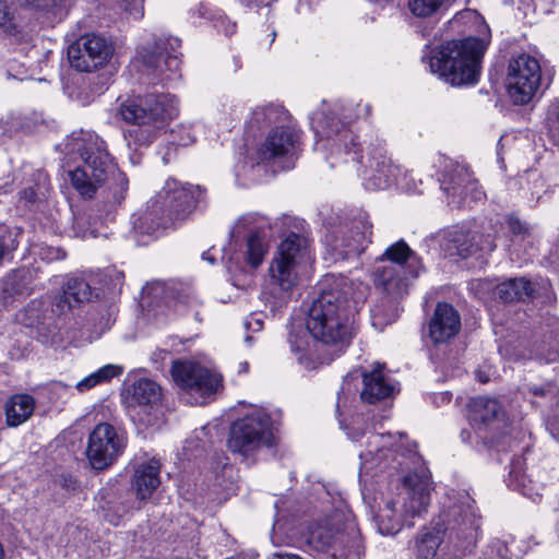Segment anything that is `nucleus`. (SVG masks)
<instances>
[{
    "mask_svg": "<svg viewBox=\"0 0 559 559\" xmlns=\"http://www.w3.org/2000/svg\"><path fill=\"white\" fill-rule=\"evenodd\" d=\"M542 80L539 61L528 55L513 57L508 64L507 91L515 105H525L535 95Z\"/></svg>",
    "mask_w": 559,
    "mask_h": 559,
    "instance_id": "13",
    "label": "nucleus"
},
{
    "mask_svg": "<svg viewBox=\"0 0 559 559\" xmlns=\"http://www.w3.org/2000/svg\"><path fill=\"white\" fill-rule=\"evenodd\" d=\"M203 191L199 186L183 185L168 179L153 197L141 217L140 230L154 235L177 222L186 219L201 201Z\"/></svg>",
    "mask_w": 559,
    "mask_h": 559,
    "instance_id": "7",
    "label": "nucleus"
},
{
    "mask_svg": "<svg viewBox=\"0 0 559 559\" xmlns=\"http://www.w3.org/2000/svg\"><path fill=\"white\" fill-rule=\"evenodd\" d=\"M361 468L405 471L409 464L418 462L416 444L407 440L404 433H373L368 439L367 449L359 454Z\"/></svg>",
    "mask_w": 559,
    "mask_h": 559,
    "instance_id": "11",
    "label": "nucleus"
},
{
    "mask_svg": "<svg viewBox=\"0 0 559 559\" xmlns=\"http://www.w3.org/2000/svg\"><path fill=\"white\" fill-rule=\"evenodd\" d=\"M534 287L525 278L509 280L496 287V295L506 302L525 300L532 297Z\"/></svg>",
    "mask_w": 559,
    "mask_h": 559,
    "instance_id": "30",
    "label": "nucleus"
},
{
    "mask_svg": "<svg viewBox=\"0 0 559 559\" xmlns=\"http://www.w3.org/2000/svg\"><path fill=\"white\" fill-rule=\"evenodd\" d=\"M508 226H509V229L514 235H524V236L531 235L530 227L525 223L520 221L518 217H515V216H510L509 217Z\"/></svg>",
    "mask_w": 559,
    "mask_h": 559,
    "instance_id": "42",
    "label": "nucleus"
},
{
    "mask_svg": "<svg viewBox=\"0 0 559 559\" xmlns=\"http://www.w3.org/2000/svg\"><path fill=\"white\" fill-rule=\"evenodd\" d=\"M399 384L383 371V366L376 364L372 370L362 372V402L373 404L394 396Z\"/></svg>",
    "mask_w": 559,
    "mask_h": 559,
    "instance_id": "23",
    "label": "nucleus"
},
{
    "mask_svg": "<svg viewBox=\"0 0 559 559\" xmlns=\"http://www.w3.org/2000/svg\"><path fill=\"white\" fill-rule=\"evenodd\" d=\"M499 559H507V558H504V557L500 556V558H499Z\"/></svg>",
    "mask_w": 559,
    "mask_h": 559,
    "instance_id": "56",
    "label": "nucleus"
},
{
    "mask_svg": "<svg viewBox=\"0 0 559 559\" xmlns=\"http://www.w3.org/2000/svg\"><path fill=\"white\" fill-rule=\"evenodd\" d=\"M479 519L474 501L468 497L449 508L441 523L420 530L411 542L413 552L420 559H432L441 544L454 557L471 552L476 545Z\"/></svg>",
    "mask_w": 559,
    "mask_h": 559,
    "instance_id": "4",
    "label": "nucleus"
},
{
    "mask_svg": "<svg viewBox=\"0 0 559 559\" xmlns=\"http://www.w3.org/2000/svg\"><path fill=\"white\" fill-rule=\"evenodd\" d=\"M92 297V288L82 278H70L63 287L62 294L57 301L60 312L71 309L74 305L88 301Z\"/></svg>",
    "mask_w": 559,
    "mask_h": 559,
    "instance_id": "28",
    "label": "nucleus"
},
{
    "mask_svg": "<svg viewBox=\"0 0 559 559\" xmlns=\"http://www.w3.org/2000/svg\"><path fill=\"white\" fill-rule=\"evenodd\" d=\"M171 376L178 386L195 396V403H204L205 397L216 392L221 377L191 361H175Z\"/></svg>",
    "mask_w": 559,
    "mask_h": 559,
    "instance_id": "17",
    "label": "nucleus"
},
{
    "mask_svg": "<svg viewBox=\"0 0 559 559\" xmlns=\"http://www.w3.org/2000/svg\"><path fill=\"white\" fill-rule=\"evenodd\" d=\"M3 556H4L3 548H2V545L0 544V559H3Z\"/></svg>",
    "mask_w": 559,
    "mask_h": 559,
    "instance_id": "52",
    "label": "nucleus"
},
{
    "mask_svg": "<svg viewBox=\"0 0 559 559\" xmlns=\"http://www.w3.org/2000/svg\"><path fill=\"white\" fill-rule=\"evenodd\" d=\"M488 44L476 37L447 41L429 58L430 71L453 86L475 84Z\"/></svg>",
    "mask_w": 559,
    "mask_h": 559,
    "instance_id": "6",
    "label": "nucleus"
},
{
    "mask_svg": "<svg viewBox=\"0 0 559 559\" xmlns=\"http://www.w3.org/2000/svg\"><path fill=\"white\" fill-rule=\"evenodd\" d=\"M461 329L459 312L447 302L437 305L429 322V336L435 344L445 343L454 337Z\"/></svg>",
    "mask_w": 559,
    "mask_h": 559,
    "instance_id": "24",
    "label": "nucleus"
},
{
    "mask_svg": "<svg viewBox=\"0 0 559 559\" xmlns=\"http://www.w3.org/2000/svg\"><path fill=\"white\" fill-rule=\"evenodd\" d=\"M162 400V389L153 380L141 378L131 383L126 391V401L136 415H147V418H140L144 424L151 425V412L154 411Z\"/></svg>",
    "mask_w": 559,
    "mask_h": 559,
    "instance_id": "20",
    "label": "nucleus"
},
{
    "mask_svg": "<svg viewBox=\"0 0 559 559\" xmlns=\"http://www.w3.org/2000/svg\"><path fill=\"white\" fill-rule=\"evenodd\" d=\"M471 418L474 421L488 423L501 412V405L495 399L478 396L471 401Z\"/></svg>",
    "mask_w": 559,
    "mask_h": 559,
    "instance_id": "32",
    "label": "nucleus"
},
{
    "mask_svg": "<svg viewBox=\"0 0 559 559\" xmlns=\"http://www.w3.org/2000/svg\"><path fill=\"white\" fill-rule=\"evenodd\" d=\"M177 104L171 95L150 94L138 103L127 100L120 107V115L133 124L129 135L140 145L151 144L166 120L177 116Z\"/></svg>",
    "mask_w": 559,
    "mask_h": 559,
    "instance_id": "9",
    "label": "nucleus"
},
{
    "mask_svg": "<svg viewBox=\"0 0 559 559\" xmlns=\"http://www.w3.org/2000/svg\"><path fill=\"white\" fill-rule=\"evenodd\" d=\"M0 27L12 32L16 27L15 8L8 0H0Z\"/></svg>",
    "mask_w": 559,
    "mask_h": 559,
    "instance_id": "38",
    "label": "nucleus"
},
{
    "mask_svg": "<svg viewBox=\"0 0 559 559\" xmlns=\"http://www.w3.org/2000/svg\"><path fill=\"white\" fill-rule=\"evenodd\" d=\"M340 403H341V395L338 394V396H337V407H340Z\"/></svg>",
    "mask_w": 559,
    "mask_h": 559,
    "instance_id": "53",
    "label": "nucleus"
},
{
    "mask_svg": "<svg viewBox=\"0 0 559 559\" xmlns=\"http://www.w3.org/2000/svg\"><path fill=\"white\" fill-rule=\"evenodd\" d=\"M290 349L297 355L298 361L306 369H314L318 365L325 362L317 348H312L304 331H292L288 338Z\"/></svg>",
    "mask_w": 559,
    "mask_h": 559,
    "instance_id": "26",
    "label": "nucleus"
},
{
    "mask_svg": "<svg viewBox=\"0 0 559 559\" xmlns=\"http://www.w3.org/2000/svg\"><path fill=\"white\" fill-rule=\"evenodd\" d=\"M35 400L28 394H15L5 403V419L10 427L25 423L34 413Z\"/></svg>",
    "mask_w": 559,
    "mask_h": 559,
    "instance_id": "27",
    "label": "nucleus"
},
{
    "mask_svg": "<svg viewBox=\"0 0 559 559\" xmlns=\"http://www.w3.org/2000/svg\"><path fill=\"white\" fill-rule=\"evenodd\" d=\"M371 107L369 104H348L342 109V121L335 116L321 115L313 121V129L317 135L316 150L330 151L331 155L342 156L345 163L352 160L361 165L359 174L365 187L369 190H383L397 182L400 175L399 166L394 165L386 155L384 143L377 141L370 144L362 153L356 147L355 135L348 124L356 118L369 117Z\"/></svg>",
    "mask_w": 559,
    "mask_h": 559,
    "instance_id": "1",
    "label": "nucleus"
},
{
    "mask_svg": "<svg viewBox=\"0 0 559 559\" xmlns=\"http://www.w3.org/2000/svg\"><path fill=\"white\" fill-rule=\"evenodd\" d=\"M371 224L365 214H360L332 236L331 246L343 258L361 254L370 242Z\"/></svg>",
    "mask_w": 559,
    "mask_h": 559,
    "instance_id": "19",
    "label": "nucleus"
},
{
    "mask_svg": "<svg viewBox=\"0 0 559 559\" xmlns=\"http://www.w3.org/2000/svg\"><path fill=\"white\" fill-rule=\"evenodd\" d=\"M400 492L388 500L376 521L382 535H395L404 525L413 526V519L420 516L430 502V476L424 469L405 474Z\"/></svg>",
    "mask_w": 559,
    "mask_h": 559,
    "instance_id": "5",
    "label": "nucleus"
},
{
    "mask_svg": "<svg viewBox=\"0 0 559 559\" xmlns=\"http://www.w3.org/2000/svg\"><path fill=\"white\" fill-rule=\"evenodd\" d=\"M112 40L102 34L91 33L79 37L68 47V59L80 72H93L104 68L112 58Z\"/></svg>",
    "mask_w": 559,
    "mask_h": 559,
    "instance_id": "14",
    "label": "nucleus"
},
{
    "mask_svg": "<svg viewBox=\"0 0 559 559\" xmlns=\"http://www.w3.org/2000/svg\"><path fill=\"white\" fill-rule=\"evenodd\" d=\"M126 447V438L108 423L98 424L90 433L87 444V459L95 469L110 466Z\"/></svg>",
    "mask_w": 559,
    "mask_h": 559,
    "instance_id": "16",
    "label": "nucleus"
},
{
    "mask_svg": "<svg viewBox=\"0 0 559 559\" xmlns=\"http://www.w3.org/2000/svg\"><path fill=\"white\" fill-rule=\"evenodd\" d=\"M117 3L128 19L140 20L144 15V0H117Z\"/></svg>",
    "mask_w": 559,
    "mask_h": 559,
    "instance_id": "39",
    "label": "nucleus"
},
{
    "mask_svg": "<svg viewBox=\"0 0 559 559\" xmlns=\"http://www.w3.org/2000/svg\"><path fill=\"white\" fill-rule=\"evenodd\" d=\"M177 37L159 38L148 43L138 51L139 61L152 73L164 75L163 80H173L180 69Z\"/></svg>",
    "mask_w": 559,
    "mask_h": 559,
    "instance_id": "15",
    "label": "nucleus"
},
{
    "mask_svg": "<svg viewBox=\"0 0 559 559\" xmlns=\"http://www.w3.org/2000/svg\"><path fill=\"white\" fill-rule=\"evenodd\" d=\"M441 246L448 255L463 259L477 252L488 253L496 248L491 235L457 226L444 233Z\"/></svg>",
    "mask_w": 559,
    "mask_h": 559,
    "instance_id": "18",
    "label": "nucleus"
},
{
    "mask_svg": "<svg viewBox=\"0 0 559 559\" xmlns=\"http://www.w3.org/2000/svg\"><path fill=\"white\" fill-rule=\"evenodd\" d=\"M170 142L178 146H188L195 142V132L192 126L180 124L170 131Z\"/></svg>",
    "mask_w": 559,
    "mask_h": 559,
    "instance_id": "37",
    "label": "nucleus"
},
{
    "mask_svg": "<svg viewBox=\"0 0 559 559\" xmlns=\"http://www.w3.org/2000/svg\"><path fill=\"white\" fill-rule=\"evenodd\" d=\"M449 1L450 0H408L407 8L414 16L427 19L437 15Z\"/></svg>",
    "mask_w": 559,
    "mask_h": 559,
    "instance_id": "35",
    "label": "nucleus"
},
{
    "mask_svg": "<svg viewBox=\"0 0 559 559\" xmlns=\"http://www.w3.org/2000/svg\"><path fill=\"white\" fill-rule=\"evenodd\" d=\"M557 117H558V120H559V110H558V115H557Z\"/></svg>",
    "mask_w": 559,
    "mask_h": 559,
    "instance_id": "57",
    "label": "nucleus"
},
{
    "mask_svg": "<svg viewBox=\"0 0 559 559\" xmlns=\"http://www.w3.org/2000/svg\"><path fill=\"white\" fill-rule=\"evenodd\" d=\"M2 293L10 297H24L29 294L19 273L8 275L2 282Z\"/></svg>",
    "mask_w": 559,
    "mask_h": 559,
    "instance_id": "36",
    "label": "nucleus"
},
{
    "mask_svg": "<svg viewBox=\"0 0 559 559\" xmlns=\"http://www.w3.org/2000/svg\"><path fill=\"white\" fill-rule=\"evenodd\" d=\"M38 255L46 262H52L64 259L66 252L60 248L43 246L39 248Z\"/></svg>",
    "mask_w": 559,
    "mask_h": 559,
    "instance_id": "41",
    "label": "nucleus"
},
{
    "mask_svg": "<svg viewBox=\"0 0 559 559\" xmlns=\"http://www.w3.org/2000/svg\"><path fill=\"white\" fill-rule=\"evenodd\" d=\"M160 464L156 459L138 464L132 477V488L139 499L145 500L160 485Z\"/></svg>",
    "mask_w": 559,
    "mask_h": 559,
    "instance_id": "25",
    "label": "nucleus"
},
{
    "mask_svg": "<svg viewBox=\"0 0 559 559\" xmlns=\"http://www.w3.org/2000/svg\"><path fill=\"white\" fill-rule=\"evenodd\" d=\"M202 258H203L204 260H207V261H209L210 263H212V264H213V263H214V261H215V260H214V258H212V257L207 255V253H203Z\"/></svg>",
    "mask_w": 559,
    "mask_h": 559,
    "instance_id": "50",
    "label": "nucleus"
},
{
    "mask_svg": "<svg viewBox=\"0 0 559 559\" xmlns=\"http://www.w3.org/2000/svg\"><path fill=\"white\" fill-rule=\"evenodd\" d=\"M306 259H310V252L301 236L292 233L280 242L271 260L270 281L263 292L264 299L273 307L287 301L298 281L297 267Z\"/></svg>",
    "mask_w": 559,
    "mask_h": 559,
    "instance_id": "8",
    "label": "nucleus"
},
{
    "mask_svg": "<svg viewBox=\"0 0 559 559\" xmlns=\"http://www.w3.org/2000/svg\"><path fill=\"white\" fill-rule=\"evenodd\" d=\"M441 186L453 203L456 202L455 198L460 199L457 201L460 203L465 201L468 195L473 201H480L485 197L476 179L465 166L455 165L452 171L445 175Z\"/></svg>",
    "mask_w": 559,
    "mask_h": 559,
    "instance_id": "22",
    "label": "nucleus"
},
{
    "mask_svg": "<svg viewBox=\"0 0 559 559\" xmlns=\"http://www.w3.org/2000/svg\"><path fill=\"white\" fill-rule=\"evenodd\" d=\"M122 371L123 368L119 365H106L79 381L76 383V389L80 392H85L99 383L109 381L110 379L120 376Z\"/></svg>",
    "mask_w": 559,
    "mask_h": 559,
    "instance_id": "33",
    "label": "nucleus"
},
{
    "mask_svg": "<svg viewBox=\"0 0 559 559\" xmlns=\"http://www.w3.org/2000/svg\"><path fill=\"white\" fill-rule=\"evenodd\" d=\"M289 114L278 104H270L266 106L257 107L252 111L251 123L258 128L267 126H285L288 120Z\"/></svg>",
    "mask_w": 559,
    "mask_h": 559,
    "instance_id": "31",
    "label": "nucleus"
},
{
    "mask_svg": "<svg viewBox=\"0 0 559 559\" xmlns=\"http://www.w3.org/2000/svg\"><path fill=\"white\" fill-rule=\"evenodd\" d=\"M362 435H364V431H360V430L358 431V430H356V428H355L354 426H353V427H350V431L348 432V436H349L353 440H355V441H358V440H359V438H360Z\"/></svg>",
    "mask_w": 559,
    "mask_h": 559,
    "instance_id": "46",
    "label": "nucleus"
},
{
    "mask_svg": "<svg viewBox=\"0 0 559 559\" xmlns=\"http://www.w3.org/2000/svg\"><path fill=\"white\" fill-rule=\"evenodd\" d=\"M420 263L403 240H400L376 260L372 276L374 285L382 289L380 297L371 308L372 325L382 330L394 322L400 313L399 298L407 293L411 278L419 275Z\"/></svg>",
    "mask_w": 559,
    "mask_h": 559,
    "instance_id": "3",
    "label": "nucleus"
},
{
    "mask_svg": "<svg viewBox=\"0 0 559 559\" xmlns=\"http://www.w3.org/2000/svg\"><path fill=\"white\" fill-rule=\"evenodd\" d=\"M461 438L463 441H467L469 439V433L465 430L461 432Z\"/></svg>",
    "mask_w": 559,
    "mask_h": 559,
    "instance_id": "49",
    "label": "nucleus"
},
{
    "mask_svg": "<svg viewBox=\"0 0 559 559\" xmlns=\"http://www.w3.org/2000/svg\"><path fill=\"white\" fill-rule=\"evenodd\" d=\"M368 286L342 275H328L321 283V293L309 309L306 328L313 347H343L353 335V312L365 302Z\"/></svg>",
    "mask_w": 559,
    "mask_h": 559,
    "instance_id": "2",
    "label": "nucleus"
},
{
    "mask_svg": "<svg viewBox=\"0 0 559 559\" xmlns=\"http://www.w3.org/2000/svg\"><path fill=\"white\" fill-rule=\"evenodd\" d=\"M486 32L489 34V27L487 25L484 26Z\"/></svg>",
    "mask_w": 559,
    "mask_h": 559,
    "instance_id": "55",
    "label": "nucleus"
},
{
    "mask_svg": "<svg viewBox=\"0 0 559 559\" xmlns=\"http://www.w3.org/2000/svg\"><path fill=\"white\" fill-rule=\"evenodd\" d=\"M166 288L162 283L146 285L142 290V300L151 306L155 301L157 302L159 299L164 298Z\"/></svg>",
    "mask_w": 559,
    "mask_h": 559,
    "instance_id": "40",
    "label": "nucleus"
},
{
    "mask_svg": "<svg viewBox=\"0 0 559 559\" xmlns=\"http://www.w3.org/2000/svg\"><path fill=\"white\" fill-rule=\"evenodd\" d=\"M338 531L328 521L310 525L304 533L305 542L316 550L328 549L336 539Z\"/></svg>",
    "mask_w": 559,
    "mask_h": 559,
    "instance_id": "29",
    "label": "nucleus"
},
{
    "mask_svg": "<svg viewBox=\"0 0 559 559\" xmlns=\"http://www.w3.org/2000/svg\"><path fill=\"white\" fill-rule=\"evenodd\" d=\"M32 4L38 10L49 11L56 5V0H33Z\"/></svg>",
    "mask_w": 559,
    "mask_h": 559,
    "instance_id": "44",
    "label": "nucleus"
},
{
    "mask_svg": "<svg viewBox=\"0 0 559 559\" xmlns=\"http://www.w3.org/2000/svg\"><path fill=\"white\" fill-rule=\"evenodd\" d=\"M226 35H231L236 32L235 23L227 22L226 27L224 28Z\"/></svg>",
    "mask_w": 559,
    "mask_h": 559,
    "instance_id": "48",
    "label": "nucleus"
},
{
    "mask_svg": "<svg viewBox=\"0 0 559 559\" xmlns=\"http://www.w3.org/2000/svg\"><path fill=\"white\" fill-rule=\"evenodd\" d=\"M273 442L271 416L263 408H253L231 425L227 445L233 453L248 459Z\"/></svg>",
    "mask_w": 559,
    "mask_h": 559,
    "instance_id": "12",
    "label": "nucleus"
},
{
    "mask_svg": "<svg viewBox=\"0 0 559 559\" xmlns=\"http://www.w3.org/2000/svg\"><path fill=\"white\" fill-rule=\"evenodd\" d=\"M249 372V364L247 361H241L238 364V373L247 374Z\"/></svg>",
    "mask_w": 559,
    "mask_h": 559,
    "instance_id": "47",
    "label": "nucleus"
},
{
    "mask_svg": "<svg viewBox=\"0 0 559 559\" xmlns=\"http://www.w3.org/2000/svg\"><path fill=\"white\" fill-rule=\"evenodd\" d=\"M75 150L82 164L69 171L73 188L83 197L92 198L114 171L105 142L93 132H81L75 139Z\"/></svg>",
    "mask_w": 559,
    "mask_h": 559,
    "instance_id": "10",
    "label": "nucleus"
},
{
    "mask_svg": "<svg viewBox=\"0 0 559 559\" xmlns=\"http://www.w3.org/2000/svg\"><path fill=\"white\" fill-rule=\"evenodd\" d=\"M275 36H276V33H275V32H273V33H272V41L274 40Z\"/></svg>",
    "mask_w": 559,
    "mask_h": 559,
    "instance_id": "54",
    "label": "nucleus"
},
{
    "mask_svg": "<svg viewBox=\"0 0 559 559\" xmlns=\"http://www.w3.org/2000/svg\"><path fill=\"white\" fill-rule=\"evenodd\" d=\"M273 559H302V558L300 556L294 555V554H276V555H274Z\"/></svg>",
    "mask_w": 559,
    "mask_h": 559,
    "instance_id": "45",
    "label": "nucleus"
},
{
    "mask_svg": "<svg viewBox=\"0 0 559 559\" xmlns=\"http://www.w3.org/2000/svg\"><path fill=\"white\" fill-rule=\"evenodd\" d=\"M297 142L296 132L287 126H276L266 135L258 150L261 162H272L281 158L292 159Z\"/></svg>",
    "mask_w": 559,
    "mask_h": 559,
    "instance_id": "21",
    "label": "nucleus"
},
{
    "mask_svg": "<svg viewBox=\"0 0 559 559\" xmlns=\"http://www.w3.org/2000/svg\"><path fill=\"white\" fill-rule=\"evenodd\" d=\"M116 181H117V183L120 187V191H119V194L116 195L115 198H116V201L120 202L124 198V192L128 189V183L129 182H128V179L124 176V174H121V173H119L117 175Z\"/></svg>",
    "mask_w": 559,
    "mask_h": 559,
    "instance_id": "43",
    "label": "nucleus"
},
{
    "mask_svg": "<svg viewBox=\"0 0 559 559\" xmlns=\"http://www.w3.org/2000/svg\"><path fill=\"white\" fill-rule=\"evenodd\" d=\"M246 247V261L251 267L257 269L267 252V241L262 235L254 233L248 237Z\"/></svg>",
    "mask_w": 559,
    "mask_h": 559,
    "instance_id": "34",
    "label": "nucleus"
},
{
    "mask_svg": "<svg viewBox=\"0 0 559 559\" xmlns=\"http://www.w3.org/2000/svg\"><path fill=\"white\" fill-rule=\"evenodd\" d=\"M345 385H348V379L347 378L343 382L342 392H344Z\"/></svg>",
    "mask_w": 559,
    "mask_h": 559,
    "instance_id": "51",
    "label": "nucleus"
}]
</instances>
